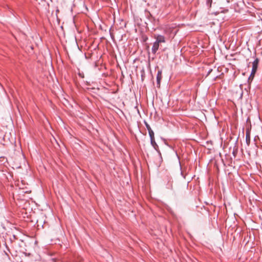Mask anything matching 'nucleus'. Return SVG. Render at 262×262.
<instances>
[{"label":"nucleus","instance_id":"obj_1","mask_svg":"<svg viewBox=\"0 0 262 262\" xmlns=\"http://www.w3.org/2000/svg\"><path fill=\"white\" fill-rule=\"evenodd\" d=\"M258 62H259V59L258 58H256L254 60V61L252 62V71H251V74L250 75V77L249 78V79H252L253 78V77L255 75V74L256 72L257 68H258Z\"/></svg>","mask_w":262,"mask_h":262},{"label":"nucleus","instance_id":"obj_2","mask_svg":"<svg viewBox=\"0 0 262 262\" xmlns=\"http://www.w3.org/2000/svg\"><path fill=\"white\" fill-rule=\"evenodd\" d=\"M154 38L156 39V40L160 43H165L166 41L165 37L161 35H155Z\"/></svg>","mask_w":262,"mask_h":262},{"label":"nucleus","instance_id":"obj_3","mask_svg":"<svg viewBox=\"0 0 262 262\" xmlns=\"http://www.w3.org/2000/svg\"><path fill=\"white\" fill-rule=\"evenodd\" d=\"M160 43L157 42L156 40L153 43V46L151 48V52L153 54H155L159 49Z\"/></svg>","mask_w":262,"mask_h":262},{"label":"nucleus","instance_id":"obj_4","mask_svg":"<svg viewBox=\"0 0 262 262\" xmlns=\"http://www.w3.org/2000/svg\"><path fill=\"white\" fill-rule=\"evenodd\" d=\"M162 78V71L159 70L157 75V86L160 87V82Z\"/></svg>","mask_w":262,"mask_h":262},{"label":"nucleus","instance_id":"obj_5","mask_svg":"<svg viewBox=\"0 0 262 262\" xmlns=\"http://www.w3.org/2000/svg\"><path fill=\"white\" fill-rule=\"evenodd\" d=\"M167 187L169 189H172V181L171 177H167Z\"/></svg>","mask_w":262,"mask_h":262},{"label":"nucleus","instance_id":"obj_6","mask_svg":"<svg viewBox=\"0 0 262 262\" xmlns=\"http://www.w3.org/2000/svg\"><path fill=\"white\" fill-rule=\"evenodd\" d=\"M145 126L146 127L148 131V134H149V137L154 136V133L153 130L151 129V128H150L149 125L146 123Z\"/></svg>","mask_w":262,"mask_h":262},{"label":"nucleus","instance_id":"obj_7","mask_svg":"<svg viewBox=\"0 0 262 262\" xmlns=\"http://www.w3.org/2000/svg\"><path fill=\"white\" fill-rule=\"evenodd\" d=\"M150 142H151V144L154 147H155V146H157V144L155 142V137H154V136H150Z\"/></svg>","mask_w":262,"mask_h":262},{"label":"nucleus","instance_id":"obj_8","mask_svg":"<svg viewBox=\"0 0 262 262\" xmlns=\"http://www.w3.org/2000/svg\"><path fill=\"white\" fill-rule=\"evenodd\" d=\"M250 135L249 134H246V142L248 144H249V143L250 142Z\"/></svg>","mask_w":262,"mask_h":262},{"label":"nucleus","instance_id":"obj_9","mask_svg":"<svg viewBox=\"0 0 262 262\" xmlns=\"http://www.w3.org/2000/svg\"><path fill=\"white\" fill-rule=\"evenodd\" d=\"M212 71V69L210 70L209 71H208V75Z\"/></svg>","mask_w":262,"mask_h":262},{"label":"nucleus","instance_id":"obj_10","mask_svg":"<svg viewBox=\"0 0 262 262\" xmlns=\"http://www.w3.org/2000/svg\"><path fill=\"white\" fill-rule=\"evenodd\" d=\"M208 2H212V0H208Z\"/></svg>","mask_w":262,"mask_h":262}]
</instances>
